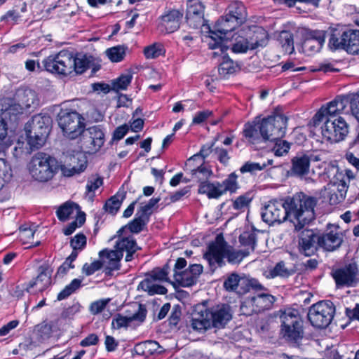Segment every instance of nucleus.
<instances>
[{
  "label": "nucleus",
  "instance_id": "obj_1",
  "mask_svg": "<svg viewBox=\"0 0 359 359\" xmlns=\"http://www.w3.org/2000/svg\"><path fill=\"white\" fill-rule=\"evenodd\" d=\"M317 203L316 197L299 192L292 196L269 201L262 210V218L269 225L288 220L294 224L296 231H300L315 219Z\"/></svg>",
  "mask_w": 359,
  "mask_h": 359
},
{
  "label": "nucleus",
  "instance_id": "obj_2",
  "mask_svg": "<svg viewBox=\"0 0 359 359\" xmlns=\"http://www.w3.org/2000/svg\"><path fill=\"white\" fill-rule=\"evenodd\" d=\"M287 118L274 113L267 117H256L252 123H245L243 131L248 142L253 145L282 139L285 137Z\"/></svg>",
  "mask_w": 359,
  "mask_h": 359
},
{
  "label": "nucleus",
  "instance_id": "obj_3",
  "mask_svg": "<svg viewBox=\"0 0 359 359\" xmlns=\"http://www.w3.org/2000/svg\"><path fill=\"white\" fill-rule=\"evenodd\" d=\"M249 255L250 252L248 250L229 249L222 234H218L215 241L209 243L203 257L208 262L212 271H215L218 266L221 267L224 264V257L227 258L229 263L236 264L241 262Z\"/></svg>",
  "mask_w": 359,
  "mask_h": 359
},
{
  "label": "nucleus",
  "instance_id": "obj_4",
  "mask_svg": "<svg viewBox=\"0 0 359 359\" xmlns=\"http://www.w3.org/2000/svg\"><path fill=\"white\" fill-rule=\"evenodd\" d=\"M349 102L352 115L359 122V92L348 95L346 97H337L334 100L323 105L312 118L313 126H317L326 120H333L339 114Z\"/></svg>",
  "mask_w": 359,
  "mask_h": 359
},
{
  "label": "nucleus",
  "instance_id": "obj_5",
  "mask_svg": "<svg viewBox=\"0 0 359 359\" xmlns=\"http://www.w3.org/2000/svg\"><path fill=\"white\" fill-rule=\"evenodd\" d=\"M280 318V334L282 339L292 346H299L304 337V327L298 311L285 310Z\"/></svg>",
  "mask_w": 359,
  "mask_h": 359
},
{
  "label": "nucleus",
  "instance_id": "obj_6",
  "mask_svg": "<svg viewBox=\"0 0 359 359\" xmlns=\"http://www.w3.org/2000/svg\"><path fill=\"white\" fill-rule=\"evenodd\" d=\"M59 168L60 164L56 158L43 152L36 154L29 165L32 177L39 182L51 180Z\"/></svg>",
  "mask_w": 359,
  "mask_h": 359
},
{
  "label": "nucleus",
  "instance_id": "obj_7",
  "mask_svg": "<svg viewBox=\"0 0 359 359\" xmlns=\"http://www.w3.org/2000/svg\"><path fill=\"white\" fill-rule=\"evenodd\" d=\"M50 116L37 114L26 123L25 130L27 143L32 149H38L43 145L50 131Z\"/></svg>",
  "mask_w": 359,
  "mask_h": 359
},
{
  "label": "nucleus",
  "instance_id": "obj_8",
  "mask_svg": "<svg viewBox=\"0 0 359 359\" xmlns=\"http://www.w3.org/2000/svg\"><path fill=\"white\" fill-rule=\"evenodd\" d=\"M239 27L237 23L232 21L226 15L218 19L216 22L214 29H209V35L207 38L209 39L208 46L210 49L219 48L222 53H224L228 48L229 41L228 34Z\"/></svg>",
  "mask_w": 359,
  "mask_h": 359
},
{
  "label": "nucleus",
  "instance_id": "obj_9",
  "mask_svg": "<svg viewBox=\"0 0 359 359\" xmlns=\"http://www.w3.org/2000/svg\"><path fill=\"white\" fill-rule=\"evenodd\" d=\"M238 175L235 172L229 174L222 182L208 181L198 185V192L206 195L209 199H218L227 192L234 194L239 189Z\"/></svg>",
  "mask_w": 359,
  "mask_h": 359
},
{
  "label": "nucleus",
  "instance_id": "obj_10",
  "mask_svg": "<svg viewBox=\"0 0 359 359\" xmlns=\"http://www.w3.org/2000/svg\"><path fill=\"white\" fill-rule=\"evenodd\" d=\"M328 45L332 50L343 49L351 54H359V30L341 32L335 29L330 34Z\"/></svg>",
  "mask_w": 359,
  "mask_h": 359
},
{
  "label": "nucleus",
  "instance_id": "obj_11",
  "mask_svg": "<svg viewBox=\"0 0 359 359\" xmlns=\"http://www.w3.org/2000/svg\"><path fill=\"white\" fill-rule=\"evenodd\" d=\"M335 311V306L332 302L320 301L309 308L307 316L313 327L322 330L330 325Z\"/></svg>",
  "mask_w": 359,
  "mask_h": 359
},
{
  "label": "nucleus",
  "instance_id": "obj_12",
  "mask_svg": "<svg viewBox=\"0 0 359 359\" xmlns=\"http://www.w3.org/2000/svg\"><path fill=\"white\" fill-rule=\"evenodd\" d=\"M57 122L64 135L71 140L81 135L85 128V118L76 111L61 109Z\"/></svg>",
  "mask_w": 359,
  "mask_h": 359
},
{
  "label": "nucleus",
  "instance_id": "obj_13",
  "mask_svg": "<svg viewBox=\"0 0 359 359\" xmlns=\"http://www.w3.org/2000/svg\"><path fill=\"white\" fill-rule=\"evenodd\" d=\"M268 43V34L262 28L255 32L250 39L234 34L232 36L231 50L235 53H245L248 50H255L258 47H264Z\"/></svg>",
  "mask_w": 359,
  "mask_h": 359
},
{
  "label": "nucleus",
  "instance_id": "obj_14",
  "mask_svg": "<svg viewBox=\"0 0 359 359\" xmlns=\"http://www.w3.org/2000/svg\"><path fill=\"white\" fill-rule=\"evenodd\" d=\"M74 56L68 51H60L45 58L42 63L45 69L51 73L67 76L73 72Z\"/></svg>",
  "mask_w": 359,
  "mask_h": 359
},
{
  "label": "nucleus",
  "instance_id": "obj_15",
  "mask_svg": "<svg viewBox=\"0 0 359 359\" xmlns=\"http://www.w3.org/2000/svg\"><path fill=\"white\" fill-rule=\"evenodd\" d=\"M348 133L349 125L341 116L333 120H326L321 127L323 139L331 143L343 141Z\"/></svg>",
  "mask_w": 359,
  "mask_h": 359
},
{
  "label": "nucleus",
  "instance_id": "obj_16",
  "mask_svg": "<svg viewBox=\"0 0 359 359\" xmlns=\"http://www.w3.org/2000/svg\"><path fill=\"white\" fill-rule=\"evenodd\" d=\"M274 301L275 297L273 295L267 292H261L247 297L241 306V311L243 315L251 316L270 309Z\"/></svg>",
  "mask_w": 359,
  "mask_h": 359
},
{
  "label": "nucleus",
  "instance_id": "obj_17",
  "mask_svg": "<svg viewBox=\"0 0 359 359\" xmlns=\"http://www.w3.org/2000/svg\"><path fill=\"white\" fill-rule=\"evenodd\" d=\"M332 276L337 288L355 287L359 283L358 265L353 262L332 270Z\"/></svg>",
  "mask_w": 359,
  "mask_h": 359
},
{
  "label": "nucleus",
  "instance_id": "obj_18",
  "mask_svg": "<svg viewBox=\"0 0 359 359\" xmlns=\"http://www.w3.org/2000/svg\"><path fill=\"white\" fill-rule=\"evenodd\" d=\"M204 311L211 327L215 328H223L232 318L230 306L225 304H217L210 308H206L204 305Z\"/></svg>",
  "mask_w": 359,
  "mask_h": 359
},
{
  "label": "nucleus",
  "instance_id": "obj_19",
  "mask_svg": "<svg viewBox=\"0 0 359 359\" xmlns=\"http://www.w3.org/2000/svg\"><path fill=\"white\" fill-rule=\"evenodd\" d=\"M319 233L312 229H303L298 240V249L301 254L309 257L313 255L320 248Z\"/></svg>",
  "mask_w": 359,
  "mask_h": 359
},
{
  "label": "nucleus",
  "instance_id": "obj_20",
  "mask_svg": "<svg viewBox=\"0 0 359 359\" xmlns=\"http://www.w3.org/2000/svg\"><path fill=\"white\" fill-rule=\"evenodd\" d=\"M88 160L85 154L81 152H76L67 157L64 165H60L62 175L65 177H72L79 175L87 168Z\"/></svg>",
  "mask_w": 359,
  "mask_h": 359
},
{
  "label": "nucleus",
  "instance_id": "obj_21",
  "mask_svg": "<svg viewBox=\"0 0 359 359\" xmlns=\"http://www.w3.org/2000/svg\"><path fill=\"white\" fill-rule=\"evenodd\" d=\"M186 20L190 27L199 29L205 25L204 5L198 0H188Z\"/></svg>",
  "mask_w": 359,
  "mask_h": 359
},
{
  "label": "nucleus",
  "instance_id": "obj_22",
  "mask_svg": "<svg viewBox=\"0 0 359 359\" xmlns=\"http://www.w3.org/2000/svg\"><path fill=\"white\" fill-rule=\"evenodd\" d=\"M147 313L146 306L139 304L137 310L131 316H123L121 313H117L112 320L111 327L116 330L127 328L133 322H136L139 325L145 320Z\"/></svg>",
  "mask_w": 359,
  "mask_h": 359
},
{
  "label": "nucleus",
  "instance_id": "obj_23",
  "mask_svg": "<svg viewBox=\"0 0 359 359\" xmlns=\"http://www.w3.org/2000/svg\"><path fill=\"white\" fill-rule=\"evenodd\" d=\"M327 231L319 234L320 248L329 252L338 249L343 243V234L337 226L330 224L327 225Z\"/></svg>",
  "mask_w": 359,
  "mask_h": 359
},
{
  "label": "nucleus",
  "instance_id": "obj_24",
  "mask_svg": "<svg viewBox=\"0 0 359 359\" xmlns=\"http://www.w3.org/2000/svg\"><path fill=\"white\" fill-rule=\"evenodd\" d=\"M203 267L201 264H194L180 273H174L175 283L173 285L177 284L179 286L187 287L195 285L201 274L203 273Z\"/></svg>",
  "mask_w": 359,
  "mask_h": 359
},
{
  "label": "nucleus",
  "instance_id": "obj_25",
  "mask_svg": "<svg viewBox=\"0 0 359 359\" xmlns=\"http://www.w3.org/2000/svg\"><path fill=\"white\" fill-rule=\"evenodd\" d=\"M81 134L83 143L92 150H98L104 142V133L100 126H94L86 130L83 129Z\"/></svg>",
  "mask_w": 359,
  "mask_h": 359
},
{
  "label": "nucleus",
  "instance_id": "obj_26",
  "mask_svg": "<svg viewBox=\"0 0 359 359\" xmlns=\"http://www.w3.org/2000/svg\"><path fill=\"white\" fill-rule=\"evenodd\" d=\"M325 39L323 32L314 30L308 32L302 43L303 52L308 55L318 53L323 47Z\"/></svg>",
  "mask_w": 359,
  "mask_h": 359
},
{
  "label": "nucleus",
  "instance_id": "obj_27",
  "mask_svg": "<svg viewBox=\"0 0 359 359\" xmlns=\"http://www.w3.org/2000/svg\"><path fill=\"white\" fill-rule=\"evenodd\" d=\"M100 261L105 266V271L107 274H111L113 271L120 269V262L123 258V255L116 250H110L105 248L99 252Z\"/></svg>",
  "mask_w": 359,
  "mask_h": 359
},
{
  "label": "nucleus",
  "instance_id": "obj_28",
  "mask_svg": "<svg viewBox=\"0 0 359 359\" xmlns=\"http://www.w3.org/2000/svg\"><path fill=\"white\" fill-rule=\"evenodd\" d=\"M311 156L309 154L298 153L291 160L290 175L295 177H303L309 172Z\"/></svg>",
  "mask_w": 359,
  "mask_h": 359
},
{
  "label": "nucleus",
  "instance_id": "obj_29",
  "mask_svg": "<svg viewBox=\"0 0 359 359\" xmlns=\"http://www.w3.org/2000/svg\"><path fill=\"white\" fill-rule=\"evenodd\" d=\"M183 15V12L176 9L168 11L163 15L161 17L160 25L162 31H165L166 33H172L177 31L180 27Z\"/></svg>",
  "mask_w": 359,
  "mask_h": 359
},
{
  "label": "nucleus",
  "instance_id": "obj_30",
  "mask_svg": "<svg viewBox=\"0 0 359 359\" xmlns=\"http://www.w3.org/2000/svg\"><path fill=\"white\" fill-rule=\"evenodd\" d=\"M117 252L123 255L126 252V262H130L133 259L134 254L141 248L137 246L136 241L132 237H123L117 240L114 246Z\"/></svg>",
  "mask_w": 359,
  "mask_h": 359
},
{
  "label": "nucleus",
  "instance_id": "obj_31",
  "mask_svg": "<svg viewBox=\"0 0 359 359\" xmlns=\"http://www.w3.org/2000/svg\"><path fill=\"white\" fill-rule=\"evenodd\" d=\"M226 15L240 26L246 21V8L242 2L233 1L228 6Z\"/></svg>",
  "mask_w": 359,
  "mask_h": 359
},
{
  "label": "nucleus",
  "instance_id": "obj_32",
  "mask_svg": "<svg viewBox=\"0 0 359 359\" xmlns=\"http://www.w3.org/2000/svg\"><path fill=\"white\" fill-rule=\"evenodd\" d=\"M16 99L25 108H29L39 104L36 92L30 88L18 89L15 94Z\"/></svg>",
  "mask_w": 359,
  "mask_h": 359
},
{
  "label": "nucleus",
  "instance_id": "obj_33",
  "mask_svg": "<svg viewBox=\"0 0 359 359\" xmlns=\"http://www.w3.org/2000/svg\"><path fill=\"white\" fill-rule=\"evenodd\" d=\"M191 320V327L198 332H204L212 327L208 318L205 316L204 305L198 306Z\"/></svg>",
  "mask_w": 359,
  "mask_h": 359
},
{
  "label": "nucleus",
  "instance_id": "obj_34",
  "mask_svg": "<svg viewBox=\"0 0 359 359\" xmlns=\"http://www.w3.org/2000/svg\"><path fill=\"white\" fill-rule=\"evenodd\" d=\"M258 231L252 227L251 230L245 231L240 235L239 242L241 245L245 248L244 250H248L250 253L255 250Z\"/></svg>",
  "mask_w": 359,
  "mask_h": 359
},
{
  "label": "nucleus",
  "instance_id": "obj_35",
  "mask_svg": "<svg viewBox=\"0 0 359 359\" xmlns=\"http://www.w3.org/2000/svg\"><path fill=\"white\" fill-rule=\"evenodd\" d=\"M297 272L295 266L292 268H287L283 261H280L268 271L266 278H274L276 277L288 278Z\"/></svg>",
  "mask_w": 359,
  "mask_h": 359
},
{
  "label": "nucleus",
  "instance_id": "obj_36",
  "mask_svg": "<svg viewBox=\"0 0 359 359\" xmlns=\"http://www.w3.org/2000/svg\"><path fill=\"white\" fill-rule=\"evenodd\" d=\"M50 275L48 273L47 268L41 266L39 269V274L36 278L29 283L27 290L39 285V290L42 292L50 285Z\"/></svg>",
  "mask_w": 359,
  "mask_h": 359
},
{
  "label": "nucleus",
  "instance_id": "obj_37",
  "mask_svg": "<svg viewBox=\"0 0 359 359\" xmlns=\"http://www.w3.org/2000/svg\"><path fill=\"white\" fill-rule=\"evenodd\" d=\"M138 290H142L147 292L149 295L158 294H165L168 292V290L165 287L152 283V280L147 278L142 280L138 287Z\"/></svg>",
  "mask_w": 359,
  "mask_h": 359
},
{
  "label": "nucleus",
  "instance_id": "obj_38",
  "mask_svg": "<svg viewBox=\"0 0 359 359\" xmlns=\"http://www.w3.org/2000/svg\"><path fill=\"white\" fill-rule=\"evenodd\" d=\"M191 174L194 179H196L200 184L208 182V179L212 175V170L210 167L204 165V163L199 162L196 168L191 170Z\"/></svg>",
  "mask_w": 359,
  "mask_h": 359
},
{
  "label": "nucleus",
  "instance_id": "obj_39",
  "mask_svg": "<svg viewBox=\"0 0 359 359\" xmlns=\"http://www.w3.org/2000/svg\"><path fill=\"white\" fill-rule=\"evenodd\" d=\"M149 221V217L137 210L135 217L131 222H130L126 225V226H128L131 233H139L143 230L144 227L147 224Z\"/></svg>",
  "mask_w": 359,
  "mask_h": 359
},
{
  "label": "nucleus",
  "instance_id": "obj_40",
  "mask_svg": "<svg viewBox=\"0 0 359 359\" xmlns=\"http://www.w3.org/2000/svg\"><path fill=\"white\" fill-rule=\"evenodd\" d=\"M79 212V206L73 202H66L62 205L56 211L57 218L61 222H65L74 213Z\"/></svg>",
  "mask_w": 359,
  "mask_h": 359
},
{
  "label": "nucleus",
  "instance_id": "obj_41",
  "mask_svg": "<svg viewBox=\"0 0 359 359\" xmlns=\"http://www.w3.org/2000/svg\"><path fill=\"white\" fill-rule=\"evenodd\" d=\"M283 50L288 54H292L294 51L293 34L289 31H282L278 39Z\"/></svg>",
  "mask_w": 359,
  "mask_h": 359
},
{
  "label": "nucleus",
  "instance_id": "obj_42",
  "mask_svg": "<svg viewBox=\"0 0 359 359\" xmlns=\"http://www.w3.org/2000/svg\"><path fill=\"white\" fill-rule=\"evenodd\" d=\"M128 47L124 45H118L106 50L107 56L112 62H119L126 56Z\"/></svg>",
  "mask_w": 359,
  "mask_h": 359
},
{
  "label": "nucleus",
  "instance_id": "obj_43",
  "mask_svg": "<svg viewBox=\"0 0 359 359\" xmlns=\"http://www.w3.org/2000/svg\"><path fill=\"white\" fill-rule=\"evenodd\" d=\"M93 62V57L84 55L82 57H74V65L73 72H75L77 74H81L86 71L90 67V64Z\"/></svg>",
  "mask_w": 359,
  "mask_h": 359
},
{
  "label": "nucleus",
  "instance_id": "obj_44",
  "mask_svg": "<svg viewBox=\"0 0 359 359\" xmlns=\"http://www.w3.org/2000/svg\"><path fill=\"white\" fill-rule=\"evenodd\" d=\"M81 282L82 280L79 278L72 280V282L69 285H66L65 287L57 294V299L61 301L69 297L81 287Z\"/></svg>",
  "mask_w": 359,
  "mask_h": 359
},
{
  "label": "nucleus",
  "instance_id": "obj_45",
  "mask_svg": "<svg viewBox=\"0 0 359 359\" xmlns=\"http://www.w3.org/2000/svg\"><path fill=\"white\" fill-rule=\"evenodd\" d=\"M170 270V266L169 265V262H167L162 268H155L154 269L150 276V279L151 280H159L162 282H170L168 277V273Z\"/></svg>",
  "mask_w": 359,
  "mask_h": 359
},
{
  "label": "nucleus",
  "instance_id": "obj_46",
  "mask_svg": "<svg viewBox=\"0 0 359 359\" xmlns=\"http://www.w3.org/2000/svg\"><path fill=\"white\" fill-rule=\"evenodd\" d=\"M269 142L273 143L271 150L276 156H285L290 149L291 143L286 140L277 139Z\"/></svg>",
  "mask_w": 359,
  "mask_h": 359
},
{
  "label": "nucleus",
  "instance_id": "obj_47",
  "mask_svg": "<svg viewBox=\"0 0 359 359\" xmlns=\"http://www.w3.org/2000/svg\"><path fill=\"white\" fill-rule=\"evenodd\" d=\"M133 76L130 74H122L111 81V90L114 91L125 90L132 81Z\"/></svg>",
  "mask_w": 359,
  "mask_h": 359
},
{
  "label": "nucleus",
  "instance_id": "obj_48",
  "mask_svg": "<svg viewBox=\"0 0 359 359\" xmlns=\"http://www.w3.org/2000/svg\"><path fill=\"white\" fill-rule=\"evenodd\" d=\"M215 144V140L210 144H203L199 152L193 155L188 159V163H191L193 161L200 159V162L204 163L205 159L214 151L213 147Z\"/></svg>",
  "mask_w": 359,
  "mask_h": 359
},
{
  "label": "nucleus",
  "instance_id": "obj_49",
  "mask_svg": "<svg viewBox=\"0 0 359 359\" xmlns=\"http://www.w3.org/2000/svg\"><path fill=\"white\" fill-rule=\"evenodd\" d=\"M236 68L237 66L231 59L228 56H224L223 61L220 63L218 67V72L219 75L225 77L228 74L234 73Z\"/></svg>",
  "mask_w": 359,
  "mask_h": 359
},
{
  "label": "nucleus",
  "instance_id": "obj_50",
  "mask_svg": "<svg viewBox=\"0 0 359 359\" xmlns=\"http://www.w3.org/2000/svg\"><path fill=\"white\" fill-rule=\"evenodd\" d=\"M252 200L250 193H245L233 201L232 207L234 210L243 212L250 206Z\"/></svg>",
  "mask_w": 359,
  "mask_h": 359
},
{
  "label": "nucleus",
  "instance_id": "obj_51",
  "mask_svg": "<svg viewBox=\"0 0 359 359\" xmlns=\"http://www.w3.org/2000/svg\"><path fill=\"white\" fill-rule=\"evenodd\" d=\"M358 145H359V135L350 143L349 149L346 153L345 158L351 165L359 170V158L355 155L354 150V147Z\"/></svg>",
  "mask_w": 359,
  "mask_h": 359
},
{
  "label": "nucleus",
  "instance_id": "obj_52",
  "mask_svg": "<svg viewBox=\"0 0 359 359\" xmlns=\"http://www.w3.org/2000/svg\"><path fill=\"white\" fill-rule=\"evenodd\" d=\"M8 107L5 109H1L2 111V115L6 118L7 116H9L10 118H11L12 116H15L17 115L21 114L23 112L24 106L20 102V103H13L12 101H10L9 103H8Z\"/></svg>",
  "mask_w": 359,
  "mask_h": 359
},
{
  "label": "nucleus",
  "instance_id": "obj_53",
  "mask_svg": "<svg viewBox=\"0 0 359 359\" xmlns=\"http://www.w3.org/2000/svg\"><path fill=\"white\" fill-rule=\"evenodd\" d=\"M241 276L236 273L230 274L224 282V287L229 292H237L240 285Z\"/></svg>",
  "mask_w": 359,
  "mask_h": 359
},
{
  "label": "nucleus",
  "instance_id": "obj_54",
  "mask_svg": "<svg viewBox=\"0 0 359 359\" xmlns=\"http://www.w3.org/2000/svg\"><path fill=\"white\" fill-rule=\"evenodd\" d=\"M165 53L163 47L160 43H154L146 47L144 50V54L147 59H154L163 55Z\"/></svg>",
  "mask_w": 359,
  "mask_h": 359
},
{
  "label": "nucleus",
  "instance_id": "obj_55",
  "mask_svg": "<svg viewBox=\"0 0 359 359\" xmlns=\"http://www.w3.org/2000/svg\"><path fill=\"white\" fill-rule=\"evenodd\" d=\"M122 201L123 198L120 200L116 196H114L106 201L104 205V209L106 212H108L111 215H115L118 211L121 205Z\"/></svg>",
  "mask_w": 359,
  "mask_h": 359
},
{
  "label": "nucleus",
  "instance_id": "obj_56",
  "mask_svg": "<svg viewBox=\"0 0 359 359\" xmlns=\"http://www.w3.org/2000/svg\"><path fill=\"white\" fill-rule=\"evenodd\" d=\"M34 233L35 231L27 224L22 225L19 228V237L23 243H29L30 240L33 238Z\"/></svg>",
  "mask_w": 359,
  "mask_h": 359
},
{
  "label": "nucleus",
  "instance_id": "obj_57",
  "mask_svg": "<svg viewBox=\"0 0 359 359\" xmlns=\"http://www.w3.org/2000/svg\"><path fill=\"white\" fill-rule=\"evenodd\" d=\"M34 332L41 339H48L52 333V326L47 323H42L35 326Z\"/></svg>",
  "mask_w": 359,
  "mask_h": 359
},
{
  "label": "nucleus",
  "instance_id": "obj_58",
  "mask_svg": "<svg viewBox=\"0 0 359 359\" xmlns=\"http://www.w3.org/2000/svg\"><path fill=\"white\" fill-rule=\"evenodd\" d=\"M103 263L100 260H95L91 264L86 263L82 267V273L89 276L101 269Z\"/></svg>",
  "mask_w": 359,
  "mask_h": 359
},
{
  "label": "nucleus",
  "instance_id": "obj_59",
  "mask_svg": "<svg viewBox=\"0 0 359 359\" xmlns=\"http://www.w3.org/2000/svg\"><path fill=\"white\" fill-rule=\"evenodd\" d=\"M70 245L73 250H81L86 245V237L83 233H78L72 238Z\"/></svg>",
  "mask_w": 359,
  "mask_h": 359
},
{
  "label": "nucleus",
  "instance_id": "obj_60",
  "mask_svg": "<svg viewBox=\"0 0 359 359\" xmlns=\"http://www.w3.org/2000/svg\"><path fill=\"white\" fill-rule=\"evenodd\" d=\"M266 168L265 164L255 162H246L241 168V173L250 172L254 173L256 171L262 170Z\"/></svg>",
  "mask_w": 359,
  "mask_h": 359
},
{
  "label": "nucleus",
  "instance_id": "obj_61",
  "mask_svg": "<svg viewBox=\"0 0 359 359\" xmlns=\"http://www.w3.org/2000/svg\"><path fill=\"white\" fill-rule=\"evenodd\" d=\"M161 201L160 197L157 198H151L149 202L144 205L141 206L138 211L147 216V217H150L151 215L152 214V208Z\"/></svg>",
  "mask_w": 359,
  "mask_h": 359
},
{
  "label": "nucleus",
  "instance_id": "obj_62",
  "mask_svg": "<svg viewBox=\"0 0 359 359\" xmlns=\"http://www.w3.org/2000/svg\"><path fill=\"white\" fill-rule=\"evenodd\" d=\"M213 112L210 110H204L198 111L194 116L192 125H200L204 123L208 118L212 116Z\"/></svg>",
  "mask_w": 359,
  "mask_h": 359
},
{
  "label": "nucleus",
  "instance_id": "obj_63",
  "mask_svg": "<svg viewBox=\"0 0 359 359\" xmlns=\"http://www.w3.org/2000/svg\"><path fill=\"white\" fill-rule=\"evenodd\" d=\"M181 316L182 310L180 306L175 305L168 319L170 325L176 326L180 320Z\"/></svg>",
  "mask_w": 359,
  "mask_h": 359
},
{
  "label": "nucleus",
  "instance_id": "obj_64",
  "mask_svg": "<svg viewBox=\"0 0 359 359\" xmlns=\"http://www.w3.org/2000/svg\"><path fill=\"white\" fill-rule=\"evenodd\" d=\"M215 153L217 155L218 161L223 165H226L230 159L228 151L226 149L216 147L214 149Z\"/></svg>",
  "mask_w": 359,
  "mask_h": 359
}]
</instances>
